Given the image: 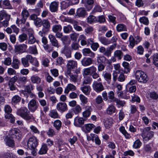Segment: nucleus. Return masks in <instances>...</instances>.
Wrapping results in <instances>:
<instances>
[{
  "mask_svg": "<svg viewBox=\"0 0 158 158\" xmlns=\"http://www.w3.org/2000/svg\"><path fill=\"white\" fill-rule=\"evenodd\" d=\"M17 114L26 121L33 122L35 121V118L30 114V111L26 107H21L18 109L16 111Z\"/></svg>",
  "mask_w": 158,
  "mask_h": 158,
  "instance_id": "1",
  "label": "nucleus"
},
{
  "mask_svg": "<svg viewBox=\"0 0 158 158\" xmlns=\"http://www.w3.org/2000/svg\"><path fill=\"white\" fill-rule=\"evenodd\" d=\"M97 68L94 66L85 68L83 70V75L85 76L91 75L94 79H96L99 77V74L97 72Z\"/></svg>",
  "mask_w": 158,
  "mask_h": 158,
  "instance_id": "2",
  "label": "nucleus"
},
{
  "mask_svg": "<svg viewBox=\"0 0 158 158\" xmlns=\"http://www.w3.org/2000/svg\"><path fill=\"white\" fill-rule=\"evenodd\" d=\"M135 76L136 80L140 83H145L148 80L147 74L141 70H137L135 72Z\"/></svg>",
  "mask_w": 158,
  "mask_h": 158,
  "instance_id": "3",
  "label": "nucleus"
},
{
  "mask_svg": "<svg viewBox=\"0 0 158 158\" xmlns=\"http://www.w3.org/2000/svg\"><path fill=\"white\" fill-rule=\"evenodd\" d=\"M38 145V140L34 136L30 137L28 140L27 145L30 149L36 148Z\"/></svg>",
  "mask_w": 158,
  "mask_h": 158,
  "instance_id": "4",
  "label": "nucleus"
},
{
  "mask_svg": "<svg viewBox=\"0 0 158 158\" xmlns=\"http://www.w3.org/2000/svg\"><path fill=\"white\" fill-rule=\"evenodd\" d=\"M9 135L12 138H15L18 140L21 139L22 134L18 129L14 128L10 131Z\"/></svg>",
  "mask_w": 158,
  "mask_h": 158,
  "instance_id": "5",
  "label": "nucleus"
},
{
  "mask_svg": "<svg viewBox=\"0 0 158 158\" xmlns=\"http://www.w3.org/2000/svg\"><path fill=\"white\" fill-rule=\"evenodd\" d=\"M22 18L19 20L17 19L16 23L17 24H24L26 22L27 19L29 15V13L28 11L25 9H23V10L21 15Z\"/></svg>",
  "mask_w": 158,
  "mask_h": 158,
  "instance_id": "6",
  "label": "nucleus"
},
{
  "mask_svg": "<svg viewBox=\"0 0 158 158\" xmlns=\"http://www.w3.org/2000/svg\"><path fill=\"white\" fill-rule=\"evenodd\" d=\"M27 46L25 44L16 45L15 46L14 50L17 54H21L25 52Z\"/></svg>",
  "mask_w": 158,
  "mask_h": 158,
  "instance_id": "7",
  "label": "nucleus"
},
{
  "mask_svg": "<svg viewBox=\"0 0 158 158\" xmlns=\"http://www.w3.org/2000/svg\"><path fill=\"white\" fill-rule=\"evenodd\" d=\"M94 90L97 93H99L104 89V87L102 82L94 81L92 85Z\"/></svg>",
  "mask_w": 158,
  "mask_h": 158,
  "instance_id": "8",
  "label": "nucleus"
},
{
  "mask_svg": "<svg viewBox=\"0 0 158 158\" xmlns=\"http://www.w3.org/2000/svg\"><path fill=\"white\" fill-rule=\"evenodd\" d=\"M39 105L36 100L32 99L30 100L28 104L29 110L32 112H34L38 108Z\"/></svg>",
  "mask_w": 158,
  "mask_h": 158,
  "instance_id": "9",
  "label": "nucleus"
},
{
  "mask_svg": "<svg viewBox=\"0 0 158 158\" xmlns=\"http://www.w3.org/2000/svg\"><path fill=\"white\" fill-rule=\"evenodd\" d=\"M80 40L81 41V44L82 46L86 45L87 46H89V44H91L92 42V39H87L84 35H81L78 39V41Z\"/></svg>",
  "mask_w": 158,
  "mask_h": 158,
  "instance_id": "10",
  "label": "nucleus"
},
{
  "mask_svg": "<svg viewBox=\"0 0 158 158\" xmlns=\"http://www.w3.org/2000/svg\"><path fill=\"white\" fill-rule=\"evenodd\" d=\"M93 102L94 104L98 109L101 110L102 108L101 105L103 102V100L101 96L98 95L94 100Z\"/></svg>",
  "mask_w": 158,
  "mask_h": 158,
  "instance_id": "11",
  "label": "nucleus"
},
{
  "mask_svg": "<svg viewBox=\"0 0 158 158\" xmlns=\"http://www.w3.org/2000/svg\"><path fill=\"white\" fill-rule=\"evenodd\" d=\"M32 56L30 55H27L25 57L22 58L21 61L22 65L24 67H27L29 66V62H31Z\"/></svg>",
  "mask_w": 158,
  "mask_h": 158,
  "instance_id": "12",
  "label": "nucleus"
},
{
  "mask_svg": "<svg viewBox=\"0 0 158 158\" xmlns=\"http://www.w3.org/2000/svg\"><path fill=\"white\" fill-rule=\"evenodd\" d=\"M102 77L109 85L111 84L112 75L111 73L107 71H104L102 72Z\"/></svg>",
  "mask_w": 158,
  "mask_h": 158,
  "instance_id": "13",
  "label": "nucleus"
},
{
  "mask_svg": "<svg viewBox=\"0 0 158 158\" xmlns=\"http://www.w3.org/2000/svg\"><path fill=\"white\" fill-rule=\"evenodd\" d=\"M11 138L9 135H6L3 137V139L6 146L13 148L15 146V143L14 140Z\"/></svg>",
  "mask_w": 158,
  "mask_h": 158,
  "instance_id": "14",
  "label": "nucleus"
},
{
  "mask_svg": "<svg viewBox=\"0 0 158 158\" xmlns=\"http://www.w3.org/2000/svg\"><path fill=\"white\" fill-rule=\"evenodd\" d=\"M80 73V70H76L74 72L70 71V81L74 83L77 82L78 79V74Z\"/></svg>",
  "mask_w": 158,
  "mask_h": 158,
  "instance_id": "15",
  "label": "nucleus"
},
{
  "mask_svg": "<svg viewBox=\"0 0 158 158\" xmlns=\"http://www.w3.org/2000/svg\"><path fill=\"white\" fill-rule=\"evenodd\" d=\"M93 60L90 57H84L81 60L82 65L85 67L89 66L93 64Z\"/></svg>",
  "mask_w": 158,
  "mask_h": 158,
  "instance_id": "16",
  "label": "nucleus"
},
{
  "mask_svg": "<svg viewBox=\"0 0 158 158\" xmlns=\"http://www.w3.org/2000/svg\"><path fill=\"white\" fill-rule=\"evenodd\" d=\"M83 55L85 56H89L92 58L94 57L95 54L89 48H85L82 50Z\"/></svg>",
  "mask_w": 158,
  "mask_h": 158,
  "instance_id": "17",
  "label": "nucleus"
},
{
  "mask_svg": "<svg viewBox=\"0 0 158 158\" xmlns=\"http://www.w3.org/2000/svg\"><path fill=\"white\" fill-rule=\"evenodd\" d=\"M48 38L52 45L58 48L60 46V45L55 36L52 35L50 34L48 35Z\"/></svg>",
  "mask_w": 158,
  "mask_h": 158,
  "instance_id": "18",
  "label": "nucleus"
},
{
  "mask_svg": "<svg viewBox=\"0 0 158 158\" xmlns=\"http://www.w3.org/2000/svg\"><path fill=\"white\" fill-rule=\"evenodd\" d=\"M77 61L72 60H70V71L74 72L76 70H80V69L77 68Z\"/></svg>",
  "mask_w": 158,
  "mask_h": 158,
  "instance_id": "19",
  "label": "nucleus"
},
{
  "mask_svg": "<svg viewBox=\"0 0 158 158\" xmlns=\"http://www.w3.org/2000/svg\"><path fill=\"white\" fill-rule=\"evenodd\" d=\"M57 109L61 112H64L67 110V105L65 103L60 102L56 105Z\"/></svg>",
  "mask_w": 158,
  "mask_h": 158,
  "instance_id": "20",
  "label": "nucleus"
},
{
  "mask_svg": "<svg viewBox=\"0 0 158 158\" xmlns=\"http://www.w3.org/2000/svg\"><path fill=\"white\" fill-rule=\"evenodd\" d=\"M20 62L16 58H13L12 60L11 66L15 69H18L19 67Z\"/></svg>",
  "mask_w": 158,
  "mask_h": 158,
  "instance_id": "21",
  "label": "nucleus"
},
{
  "mask_svg": "<svg viewBox=\"0 0 158 158\" xmlns=\"http://www.w3.org/2000/svg\"><path fill=\"white\" fill-rule=\"evenodd\" d=\"M58 2H52L49 5V10L52 12H56L58 9Z\"/></svg>",
  "mask_w": 158,
  "mask_h": 158,
  "instance_id": "22",
  "label": "nucleus"
},
{
  "mask_svg": "<svg viewBox=\"0 0 158 158\" xmlns=\"http://www.w3.org/2000/svg\"><path fill=\"white\" fill-rule=\"evenodd\" d=\"M82 86L80 88V89L86 95H88L89 94L91 88L90 86L89 85H81Z\"/></svg>",
  "mask_w": 158,
  "mask_h": 158,
  "instance_id": "23",
  "label": "nucleus"
},
{
  "mask_svg": "<svg viewBox=\"0 0 158 158\" xmlns=\"http://www.w3.org/2000/svg\"><path fill=\"white\" fill-rule=\"evenodd\" d=\"M27 81V77L23 76L17 77V83L20 86H23Z\"/></svg>",
  "mask_w": 158,
  "mask_h": 158,
  "instance_id": "24",
  "label": "nucleus"
},
{
  "mask_svg": "<svg viewBox=\"0 0 158 158\" xmlns=\"http://www.w3.org/2000/svg\"><path fill=\"white\" fill-rule=\"evenodd\" d=\"M84 120L82 118L76 117L74 119V124L77 127H81L84 124Z\"/></svg>",
  "mask_w": 158,
  "mask_h": 158,
  "instance_id": "25",
  "label": "nucleus"
},
{
  "mask_svg": "<svg viewBox=\"0 0 158 158\" xmlns=\"http://www.w3.org/2000/svg\"><path fill=\"white\" fill-rule=\"evenodd\" d=\"M116 29L118 32L126 31L127 30V27L123 23L118 24L116 27Z\"/></svg>",
  "mask_w": 158,
  "mask_h": 158,
  "instance_id": "26",
  "label": "nucleus"
},
{
  "mask_svg": "<svg viewBox=\"0 0 158 158\" xmlns=\"http://www.w3.org/2000/svg\"><path fill=\"white\" fill-rule=\"evenodd\" d=\"M104 123L106 128L108 129L112 126L113 123V119L111 118H106L105 119Z\"/></svg>",
  "mask_w": 158,
  "mask_h": 158,
  "instance_id": "27",
  "label": "nucleus"
},
{
  "mask_svg": "<svg viewBox=\"0 0 158 158\" xmlns=\"http://www.w3.org/2000/svg\"><path fill=\"white\" fill-rule=\"evenodd\" d=\"M42 24L44 27L42 29L48 32L50 27L49 22L47 19L44 20L42 21Z\"/></svg>",
  "mask_w": 158,
  "mask_h": 158,
  "instance_id": "28",
  "label": "nucleus"
},
{
  "mask_svg": "<svg viewBox=\"0 0 158 158\" xmlns=\"http://www.w3.org/2000/svg\"><path fill=\"white\" fill-rule=\"evenodd\" d=\"M99 40L102 44L104 45H107L111 43V40L104 36L99 37Z\"/></svg>",
  "mask_w": 158,
  "mask_h": 158,
  "instance_id": "29",
  "label": "nucleus"
},
{
  "mask_svg": "<svg viewBox=\"0 0 158 158\" xmlns=\"http://www.w3.org/2000/svg\"><path fill=\"white\" fill-rule=\"evenodd\" d=\"M129 44L128 46L131 49L133 48L135 45L137 44L135 39L132 35H130L129 37Z\"/></svg>",
  "mask_w": 158,
  "mask_h": 158,
  "instance_id": "30",
  "label": "nucleus"
},
{
  "mask_svg": "<svg viewBox=\"0 0 158 158\" xmlns=\"http://www.w3.org/2000/svg\"><path fill=\"white\" fill-rule=\"evenodd\" d=\"M48 150V148L47 145L44 143L43 144L38 152V153L40 155L45 154L47 153Z\"/></svg>",
  "mask_w": 158,
  "mask_h": 158,
  "instance_id": "31",
  "label": "nucleus"
},
{
  "mask_svg": "<svg viewBox=\"0 0 158 158\" xmlns=\"http://www.w3.org/2000/svg\"><path fill=\"white\" fill-rule=\"evenodd\" d=\"M120 131L124 136L125 138L127 139H129L131 138L130 135L127 133L125 130V127L123 126H121L119 128Z\"/></svg>",
  "mask_w": 158,
  "mask_h": 158,
  "instance_id": "32",
  "label": "nucleus"
},
{
  "mask_svg": "<svg viewBox=\"0 0 158 158\" xmlns=\"http://www.w3.org/2000/svg\"><path fill=\"white\" fill-rule=\"evenodd\" d=\"M86 14V11L84 8H79L77 11V15L79 17H85Z\"/></svg>",
  "mask_w": 158,
  "mask_h": 158,
  "instance_id": "33",
  "label": "nucleus"
},
{
  "mask_svg": "<svg viewBox=\"0 0 158 158\" xmlns=\"http://www.w3.org/2000/svg\"><path fill=\"white\" fill-rule=\"evenodd\" d=\"M70 23L73 24L74 28L76 30L81 31L82 30L81 27L77 25L78 22L77 21L70 19Z\"/></svg>",
  "mask_w": 158,
  "mask_h": 158,
  "instance_id": "34",
  "label": "nucleus"
},
{
  "mask_svg": "<svg viewBox=\"0 0 158 158\" xmlns=\"http://www.w3.org/2000/svg\"><path fill=\"white\" fill-rule=\"evenodd\" d=\"M122 65L124 68V73H127L130 72V67L129 63L125 61L123 62L122 63Z\"/></svg>",
  "mask_w": 158,
  "mask_h": 158,
  "instance_id": "35",
  "label": "nucleus"
},
{
  "mask_svg": "<svg viewBox=\"0 0 158 158\" xmlns=\"http://www.w3.org/2000/svg\"><path fill=\"white\" fill-rule=\"evenodd\" d=\"M151 127H146L143 129H141V135L143 138L145 137L146 135L150 131Z\"/></svg>",
  "mask_w": 158,
  "mask_h": 158,
  "instance_id": "36",
  "label": "nucleus"
},
{
  "mask_svg": "<svg viewBox=\"0 0 158 158\" xmlns=\"http://www.w3.org/2000/svg\"><path fill=\"white\" fill-rule=\"evenodd\" d=\"M28 52L31 54H38L36 46H30L27 50Z\"/></svg>",
  "mask_w": 158,
  "mask_h": 158,
  "instance_id": "37",
  "label": "nucleus"
},
{
  "mask_svg": "<svg viewBox=\"0 0 158 158\" xmlns=\"http://www.w3.org/2000/svg\"><path fill=\"white\" fill-rule=\"evenodd\" d=\"M115 110L116 109L114 106L110 105L107 109L106 112L108 114L111 115L115 112Z\"/></svg>",
  "mask_w": 158,
  "mask_h": 158,
  "instance_id": "38",
  "label": "nucleus"
},
{
  "mask_svg": "<svg viewBox=\"0 0 158 158\" xmlns=\"http://www.w3.org/2000/svg\"><path fill=\"white\" fill-rule=\"evenodd\" d=\"M31 81L33 83H39L40 82V78L36 75L32 76L31 78Z\"/></svg>",
  "mask_w": 158,
  "mask_h": 158,
  "instance_id": "39",
  "label": "nucleus"
},
{
  "mask_svg": "<svg viewBox=\"0 0 158 158\" xmlns=\"http://www.w3.org/2000/svg\"><path fill=\"white\" fill-rule=\"evenodd\" d=\"M91 136H92L93 137L92 141H95V143L98 145L101 144V141L97 135L95 134H91Z\"/></svg>",
  "mask_w": 158,
  "mask_h": 158,
  "instance_id": "40",
  "label": "nucleus"
},
{
  "mask_svg": "<svg viewBox=\"0 0 158 158\" xmlns=\"http://www.w3.org/2000/svg\"><path fill=\"white\" fill-rule=\"evenodd\" d=\"M21 99V98L18 95H15L12 97L11 102L13 104H16L20 102Z\"/></svg>",
  "mask_w": 158,
  "mask_h": 158,
  "instance_id": "41",
  "label": "nucleus"
},
{
  "mask_svg": "<svg viewBox=\"0 0 158 158\" xmlns=\"http://www.w3.org/2000/svg\"><path fill=\"white\" fill-rule=\"evenodd\" d=\"M114 56L117 57L118 60H120L123 56V53L120 50H117L114 51Z\"/></svg>",
  "mask_w": 158,
  "mask_h": 158,
  "instance_id": "42",
  "label": "nucleus"
},
{
  "mask_svg": "<svg viewBox=\"0 0 158 158\" xmlns=\"http://www.w3.org/2000/svg\"><path fill=\"white\" fill-rule=\"evenodd\" d=\"M108 100L109 99L110 102H114L116 99L114 97V94L113 91H110L108 93Z\"/></svg>",
  "mask_w": 158,
  "mask_h": 158,
  "instance_id": "43",
  "label": "nucleus"
},
{
  "mask_svg": "<svg viewBox=\"0 0 158 158\" xmlns=\"http://www.w3.org/2000/svg\"><path fill=\"white\" fill-rule=\"evenodd\" d=\"M153 64L156 66H158V54L156 53L152 56Z\"/></svg>",
  "mask_w": 158,
  "mask_h": 158,
  "instance_id": "44",
  "label": "nucleus"
},
{
  "mask_svg": "<svg viewBox=\"0 0 158 158\" xmlns=\"http://www.w3.org/2000/svg\"><path fill=\"white\" fill-rule=\"evenodd\" d=\"M62 125L61 122L59 120H56L53 123V126L57 130H59Z\"/></svg>",
  "mask_w": 158,
  "mask_h": 158,
  "instance_id": "45",
  "label": "nucleus"
},
{
  "mask_svg": "<svg viewBox=\"0 0 158 158\" xmlns=\"http://www.w3.org/2000/svg\"><path fill=\"white\" fill-rule=\"evenodd\" d=\"M62 27L60 25H55L52 27V31L55 33L61 31L62 30Z\"/></svg>",
  "mask_w": 158,
  "mask_h": 158,
  "instance_id": "46",
  "label": "nucleus"
},
{
  "mask_svg": "<svg viewBox=\"0 0 158 158\" xmlns=\"http://www.w3.org/2000/svg\"><path fill=\"white\" fill-rule=\"evenodd\" d=\"M12 59L10 57H7L4 59L3 61H2V63L6 66H10L11 64Z\"/></svg>",
  "mask_w": 158,
  "mask_h": 158,
  "instance_id": "47",
  "label": "nucleus"
},
{
  "mask_svg": "<svg viewBox=\"0 0 158 158\" xmlns=\"http://www.w3.org/2000/svg\"><path fill=\"white\" fill-rule=\"evenodd\" d=\"M87 22L90 24L94 22H96V18L93 15H90L87 18Z\"/></svg>",
  "mask_w": 158,
  "mask_h": 158,
  "instance_id": "48",
  "label": "nucleus"
},
{
  "mask_svg": "<svg viewBox=\"0 0 158 158\" xmlns=\"http://www.w3.org/2000/svg\"><path fill=\"white\" fill-rule=\"evenodd\" d=\"M5 118L7 119H10V122L14 123L15 120V118L12 114L10 113H6L5 115Z\"/></svg>",
  "mask_w": 158,
  "mask_h": 158,
  "instance_id": "49",
  "label": "nucleus"
},
{
  "mask_svg": "<svg viewBox=\"0 0 158 158\" xmlns=\"http://www.w3.org/2000/svg\"><path fill=\"white\" fill-rule=\"evenodd\" d=\"M139 21L141 23L146 25H148L149 24V20L148 18L145 16L140 17L139 19Z\"/></svg>",
  "mask_w": 158,
  "mask_h": 158,
  "instance_id": "50",
  "label": "nucleus"
},
{
  "mask_svg": "<svg viewBox=\"0 0 158 158\" xmlns=\"http://www.w3.org/2000/svg\"><path fill=\"white\" fill-rule=\"evenodd\" d=\"M154 136V132L150 131L146 135L145 137L143 138L146 141H148L151 139Z\"/></svg>",
  "mask_w": 158,
  "mask_h": 158,
  "instance_id": "51",
  "label": "nucleus"
},
{
  "mask_svg": "<svg viewBox=\"0 0 158 158\" xmlns=\"http://www.w3.org/2000/svg\"><path fill=\"white\" fill-rule=\"evenodd\" d=\"M90 45L92 49L94 51H96L99 47V44L97 43H94L93 39H92V42L91 44H89Z\"/></svg>",
  "mask_w": 158,
  "mask_h": 158,
  "instance_id": "52",
  "label": "nucleus"
},
{
  "mask_svg": "<svg viewBox=\"0 0 158 158\" xmlns=\"http://www.w3.org/2000/svg\"><path fill=\"white\" fill-rule=\"evenodd\" d=\"M142 144V143L139 139H137L133 143V147L135 149L139 148Z\"/></svg>",
  "mask_w": 158,
  "mask_h": 158,
  "instance_id": "53",
  "label": "nucleus"
},
{
  "mask_svg": "<svg viewBox=\"0 0 158 158\" xmlns=\"http://www.w3.org/2000/svg\"><path fill=\"white\" fill-rule=\"evenodd\" d=\"M61 7L62 9H65L69 6V0H65L62 1L60 3Z\"/></svg>",
  "mask_w": 158,
  "mask_h": 158,
  "instance_id": "54",
  "label": "nucleus"
},
{
  "mask_svg": "<svg viewBox=\"0 0 158 158\" xmlns=\"http://www.w3.org/2000/svg\"><path fill=\"white\" fill-rule=\"evenodd\" d=\"M27 39V34L23 33L20 35L19 37V40L20 42H23Z\"/></svg>",
  "mask_w": 158,
  "mask_h": 158,
  "instance_id": "55",
  "label": "nucleus"
},
{
  "mask_svg": "<svg viewBox=\"0 0 158 158\" xmlns=\"http://www.w3.org/2000/svg\"><path fill=\"white\" fill-rule=\"evenodd\" d=\"M105 18L103 15L99 16L97 18H96V22L103 23L105 22Z\"/></svg>",
  "mask_w": 158,
  "mask_h": 158,
  "instance_id": "56",
  "label": "nucleus"
},
{
  "mask_svg": "<svg viewBox=\"0 0 158 158\" xmlns=\"http://www.w3.org/2000/svg\"><path fill=\"white\" fill-rule=\"evenodd\" d=\"M100 52L102 53L103 54L108 57H109V54L107 53V48L106 49L104 47H101L99 49Z\"/></svg>",
  "mask_w": 158,
  "mask_h": 158,
  "instance_id": "57",
  "label": "nucleus"
},
{
  "mask_svg": "<svg viewBox=\"0 0 158 158\" xmlns=\"http://www.w3.org/2000/svg\"><path fill=\"white\" fill-rule=\"evenodd\" d=\"M49 115L52 118H57L58 117V114L55 110H53L50 111L49 114Z\"/></svg>",
  "mask_w": 158,
  "mask_h": 158,
  "instance_id": "58",
  "label": "nucleus"
},
{
  "mask_svg": "<svg viewBox=\"0 0 158 158\" xmlns=\"http://www.w3.org/2000/svg\"><path fill=\"white\" fill-rule=\"evenodd\" d=\"M87 76L85 78V79L83 81L82 85L89 84H90L91 83L92 81V78L90 77L87 76Z\"/></svg>",
  "mask_w": 158,
  "mask_h": 158,
  "instance_id": "59",
  "label": "nucleus"
},
{
  "mask_svg": "<svg viewBox=\"0 0 158 158\" xmlns=\"http://www.w3.org/2000/svg\"><path fill=\"white\" fill-rule=\"evenodd\" d=\"M10 16L7 14L4 10L0 12V20H2L4 18H7V16Z\"/></svg>",
  "mask_w": 158,
  "mask_h": 158,
  "instance_id": "60",
  "label": "nucleus"
},
{
  "mask_svg": "<svg viewBox=\"0 0 158 158\" xmlns=\"http://www.w3.org/2000/svg\"><path fill=\"white\" fill-rule=\"evenodd\" d=\"M24 89L28 93H31V91L33 89V85L31 84L24 86Z\"/></svg>",
  "mask_w": 158,
  "mask_h": 158,
  "instance_id": "61",
  "label": "nucleus"
},
{
  "mask_svg": "<svg viewBox=\"0 0 158 158\" xmlns=\"http://www.w3.org/2000/svg\"><path fill=\"white\" fill-rule=\"evenodd\" d=\"M2 4L6 7V8L11 9H12V7L10 3L8 0H5L3 1Z\"/></svg>",
  "mask_w": 158,
  "mask_h": 158,
  "instance_id": "62",
  "label": "nucleus"
},
{
  "mask_svg": "<svg viewBox=\"0 0 158 158\" xmlns=\"http://www.w3.org/2000/svg\"><path fill=\"white\" fill-rule=\"evenodd\" d=\"M115 47L116 45H112L107 48V53L108 54L109 57L111 56L112 51L114 48H115Z\"/></svg>",
  "mask_w": 158,
  "mask_h": 158,
  "instance_id": "63",
  "label": "nucleus"
},
{
  "mask_svg": "<svg viewBox=\"0 0 158 158\" xmlns=\"http://www.w3.org/2000/svg\"><path fill=\"white\" fill-rule=\"evenodd\" d=\"M150 97L152 99L156 100L158 98V94L155 92H152L150 93Z\"/></svg>",
  "mask_w": 158,
  "mask_h": 158,
  "instance_id": "64",
  "label": "nucleus"
}]
</instances>
